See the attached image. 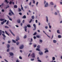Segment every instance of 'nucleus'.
Here are the masks:
<instances>
[{"instance_id": "8fccbe9b", "label": "nucleus", "mask_w": 62, "mask_h": 62, "mask_svg": "<svg viewBox=\"0 0 62 62\" xmlns=\"http://www.w3.org/2000/svg\"><path fill=\"white\" fill-rule=\"evenodd\" d=\"M32 41H33V39L32 38H31V41H30V42H32Z\"/></svg>"}, {"instance_id": "7ed1b4c3", "label": "nucleus", "mask_w": 62, "mask_h": 62, "mask_svg": "<svg viewBox=\"0 0 62 62\" xmlns=\"http://www.w3.org/2000/svg\"><path fill=\"white\" fill-rule=\"evenodd\" d=\"M24 47L23 45H21L19 47V49H22Z\"/></svg>"}, {"instance_id": "6e6d98bb", "label": "nucleus", "mask_w": 62, "mask_h": 62, "mask_svg": "<svg viewBox=\"0 0 62 62\" xmlns=\"http://www.w3.org/2000/svg\"><path fill=\"white\" fill-rule=\"evenodd\" d=\"M37 59H38V61L39 62V57H38L37 58Z\"/></svg>"}, {"instance_id": "e433bc0d", "label": "nucleus", "mask_w": 62, "mask_h": 62, "mask_svg": "<svg viewBox=\"0 0 62 62\" xmlns=\"http://www.w3.org/2000/svg\"><path fill=\"white\" fill-rule=\"evenodd\" d=\"M33 35L34 36H35V35H37V33L36 32H35Z\"/></svg>"}, {"instance_id": "412c9836", "label": "nucleus", "mask_w": 62, "mask_h": 62, "mask_svg": "<svg viewBox=\"0 0 62 62\" xmlns=\"http://www.w3.org/2000/svg\"><path fill=\"white\" fill-rule=\"evenodd\" d=\"M4 20H5V19H0V21H4Z\"/></svg>"}, {"instance_id": "f704fd0d", "label": "nucleus", "mask_w": 62, "mask_h": 62, "mask_svg": "<svg viewBox=\"0 0 62 62\" xmlns=\"http://www.w3.org/2000/svg\"><path fill=\"white\" fill-rule=\"evenodd\" d=\"M8 14L9 16H12V14L10 13H9Z\"/></svg>"}, {"instance_id": "a19ab883", "label": "nucleus", "mask_w": 62, "mask_h": 62, "mask_svg": "<svg viewBox=\"0 0 62 62\" xmlns=\"http://www.w3.org/2000/svg\"><path fill=\"white\" fill-rule=\"evenodd\" d=\"M19 42H17L16 43V44L17 45H19Z\"/></svg>"}, {"instance_id": "864d4df0", "label": "nucleus", "mask_w": 62, "mask_h": 62, "mask_svg": "<svg viewBox=\"0 0 62 62\" xmlns=\"http://www.w3.org/2000/svg\"><path fill=\"white\" fill-rule=\"evenodd\" d=\"M16 62H19V61L18 59H17L16 61Z\"/></svg>"}, {"instance_id": "603ef678", "label": "nucleus", "mask_w": 62, "mask_h": 62, "mask_svg": "<svg viewBox=\"0 0 62 62\" xmlns=\"http://www.w3.org/2000/svg\"><path fill=\"white\" fill-rule=\"evenodd\" d=\"M54 14L55 15H56L57 14L56 12H55L54 13Z\"/></svg>"}, {"instance_id": "72a5a7b5", "label": "nucleus", "mask_w": 62, "mask_h": 62, "mask_svg": "<svg viewBox=\"0 0 62 62\" xmlns=\"http://www.w3.org/2000/svg\"><path fill=\"white\" fill-rule=\"evenodd\" d=\"M8 23H9V21L8 20L6 23V24H8Z\"/></svg>"}, {"instance_id": "cd10ccee", "label": "nucleus", "mask_w": 62, "mask_h": 62, "mask_svg": "<svg viewBox=\"0 0 62 62\" xmlns=\"http://www.w3.org/2000/svg\"><path fill=\"white\" fill-rule=\"evenodd\" d=\"M12 2L10 1L9 2V4H10V5H11L12 4Z\"/></svg>"}, {"instance_id": "58836bf2", "label": "nucleus", "mask_w": 62, "mask_h": 62, "mask_svg": "<svg viewBox=\"0 0 62 62\" xmlns=\"http://www.w3.org/2000/svg\"><path fill=\"white\" fill-rule=\"evenodd\" d=\"M27 37L26 35H25L24 37V39H26Z\"/></svg>"}, {"instance_id": "473e14b6", "label": "nucleus", "mask_w": 62, "mask_h": 62, "mask_svg": "<svg viewBox=\"0 0 62 62\" xmlns=\"http://www.w3.org/2000/svg\"><path fill=\"white\" fill-rule=\"evenodd\" d=\"M39 41L40 43H42V42L43 41L41 39Z\"/></svg>"}, {"instance_id": "338daca9", "label": "nucleus", "mask_w": 62, "mask_h": 62, "mask_svg": "<svg viewBox=\"0 0 62 62\" xmlns=\"http://www.w3.org/2000/svg\"><path fill=\"white\" fill-rule=\"evenodd\" d=\"M2 12H4V9H2Z\"/></svg>"}, {"instance_id": "3c124183", "label": "nucleus", "mask_w": 62, "mask_h": 62, "mask_svg": "<svg viewBox=\"0 0 62 62\" xmlns=\"http://www.w3.org/2000/svg\"><path fill=\"white\" fill-rule=\"evenodd\" d=\"M22 23H24V20H23L22 21Z\"/></svg>"}, {"instance_id": "49530a36", "label": "nucleus", "mask_w": 62, "mask_h": 62, "mask_svg": "<svg viewBox=\"0 0 62 62\" xmlns=\"http://www.w3.org/2000/svg\"><path fill=\"white\" fill-rule=\"evenodd\" d=\"M31 2H30V3H29V5H30V6H31Z\"/></svg>"}, {"instance_id": "a18cd8bd", "label": "nucleus", "mask_w": 62, "mask_h": 62, "mask_svg": "<svg viewBox=\"0 0 62 62\" xmlns=\"http://www.w3.org/2000/svg\"><path fill=\"white\" fill-rule=\"evenodd\" d=\"M8 43H10L11 42V41H8Z\"/></svg>"}, {"instance_id": "0eeeda50", "label": "nucleus", "mask_w": 62, "mask_h": 62, "mask_svg": "<svg viewBox=\"0 0 62 62\" xmlns=\"http://www.w3.org/2000/svg\"><path fill=\"white\" fill-rule=\"evenodd\" d=\"M9 11L13 15H14L15 14L14 13H13V12H12V10H9Z\"/></svg>"}, {"instance_id": "2f4dec72", "label": "nucleus", "mask_w": 62, "mask_h": 62, "mask_svg": "<svg viewBox=\"0 0 62 62\" xmlns=\"http://www.w3.org/2000/svg\"><path fill=\"white\" fill-rule=\"evenodd\" d=\"M5 28H9V27L7 26H5Z\"/></svg>"}, {"instance_id": "a878e982", "label": "nucleus", "mask_w": 62, "mask_h": 62, "mask_svg": "<svg viewBox=\"0 0 62 62\" xmlns=\"http://www.w3.org/2000/svg\"><path fill=\"white\" fill-rule=\"evenodd\" d=\"M31 18L32 19H34V18H35V17L34 16H32Z\"/></svg>"}, {"instance_id": "4c0bfd02", "label": "nucleus", "mask_w": 62, "mask_h": 62, "mask_svg": "<svg viewBox=\"0 0 62 62\" xmlns=\"http://www.w3.org/2000/svg\"><path fill=\"white\" fill-rule=\"evenodd\" d=\"M31 60L32 61H34V59H31Z\"/></svg>"}, {"instance_id": "c03bdc74", "label": "nucleus", "mask_w": 62, "mask_h": 62, "mask_svg": "<svg viewBox=\"0 0 62 62\" xmlns=\"http://www.w3.org/2000/svg\"><path fill=\"white\" fill-rule=\"evenodd\" d=\"M56 11L57 12H58V13H59V10H56Z\"/></svg>"}, {"instance_id": "f257e3e1", "label": "nucleus", "mask_w": 62, "mask_h": 62, "mask_svg": "<svg viewBox=\"0 0 62 62\" xmlns=\"http://www.w3.org/2000/svg\"><path fill=\"white\" fill-rule=\"evenodd\" d=\"M44 4L45 5L44 7L45 8L48 7V6H49L48 2H47L46 0L44 1Z\"/></svg>"}, {"instance_id": "f3484780", "label": "nucleus", "mask_w": 62, "mask_h": 62, "mask_svg": "<svg viewBox=\"0 0 62 62\" xmlns=\"http://www.w3.org/2000/svg\"><path fill=\"white\" fill-rule=\"evenodd\" d=\"M5 32L6 34H7V35H8V36H9V34H8V33L7 32V31H5Z\"/></svg>"}, {"instance_id": "7c9ffc66", "label": "nucleus", "mask_w": 62, "mask_h": 62, "mask_svg": "<svg viewBox=\"0 0 62 62\" xmlns=\"http://www.w3.org/2000/svg\"><path fill=\"white\" fill-rule=\"evenodd\" d=\"M27 26L28 27H31V26H30V25L29 24L27 25Z\"/></svg>"}, {"instance_id": "c9c22d12", "label": "nucleus", "mask_w": 62, "mask_h": 62, "mask_svg": "<svg viewBox=\"0 0 62 62\" xmlns=\"http://www.w3.org/2000/svg\"><path fill=\"white\" fill-rule=\"evenodd\" d=\"M1 24H3L4 23V21H3L2 22H1Z\"/></svg>"}, {"instance_id": "69168bd1", "label": "nucleus", "mask_w": 62, "mask_h": 62, "mask_svg": "<svg viewBox=\"0 0 62 62\" xmlns=\"http://www.w3.org/2000/svg\"><path fill=\"white\" fill-rule=\"evenodd\" d=\"M33 4H35V0L33 1Z\"/></svg>"}, {"instance_id": "bf43d9fd", "label": "nucleus", "mask_w": 62, "mask_h": 62, "mask_svg": "<svg viewBox=\"0 0 62 62\" xmlns=\"http://www.w3.org/2000/svg\"><path fill=\"white\" fill-rule=\"evenodd\" d=\"M27 29L26 28L25 29V32H27Z\"/></svg>"}, {"instance_id": "6ab92c4d", "label": "nucleus", "mask_w": 62, "mask_h": 62, "mask_svg": "<svg viewBox=\"0 0 62 62\" xmlns=\"http://www.w3.org/2000/svg\"><path fill=\"white\" fill-rule=\"evenodd\" d=\"M58 38H61V37H62V36H61L60 35H59L58 36Z\"/></svg>"}, {"instance_id": "5701e85b", "label": "nucleus", "mask_w": 62, "mask_h": 62, "mask_svg": "<svg viewBox=\"0 0 62 62\" xmlns=\"http://www.w3.org/2000/svg\"><path fill=\"white\" fill-rule=\"evenodd\" d=\"M22 11V10L21 9H20V8H18V11L19 12H21Z\"/></svg>"}, {"instance_id": "f03ea898", "label": "nucleus", "mask_w": 62, "mask_h": 62, "mask_svg": "<svg viewBox=\"0 0 62 62\" xmlns=\"http://www.w3.org/2000/svg\"><path fill=\"white\" fill-rule=\"evenodd\" d=\"M39 54L40 55H42L43 54V52L41 51L40 49H39Z\"/></svg>"}, {"instance_id": "bb28decb", "label": "nucleus", "mask_w": 62, "mask_h": 62, "mask_svg": "<svg viewBox=\"0 0 62 62\" xmlns=\"http://www.w3.org/2000/svg\"><path fill=\"white\" fill-rule=\"evenodd\" d=\"M32 21H33V19H31L30 21L29 22V23H31V22H32Z\"/></svg>"}, {"instance_id": "09e8293b", "label": "nucleus", "mask_w": 62, "mask_h": 62, "mask_svg": "<svg viewBox=\"0 0 62 62\" xmlns=\"http://www.w3.org/2000/svg\"><path fill=\"white\" fill-rule=\"evenodd\" d=\"M44 50H48V48H45L44 49Z\"/></svg>"}, {"instance_id": "f8f14e48", "label": "nucleus", "mask_w": 62, "mask_h": 62, "mask_svg": "<svg viewBox=\"0 0 62 62\" xmlns=\"http://www.w3.org/2000/svg\"><path fill=\"white\" fill-rule=\"evenodd\" d=\"M50 4L51 5H54V3L52 2H50Z\"/></svg>"}, {"instance_id": "39448f33", "label": "nucleus", "mask_w": 62, "mask_h": 62, "mask_svg": "<svg viewBox=\"0 0 62 62\" xmlns=\"http://www.w3.org/2000/svg\"><path fill=\"white\" fill-rule=\"evenodd\" d=\"M9 31L11 33V34H12V35H13L14 36H15V34H14V33H13L12 32L11 30H9Z\"/></svg>"}, {"instance_id": "c756f323", "label": "nucleus", "mask_w": 62, "mask_h": 62, "mask_svg": "<svg viewBox=\"0 0 62 62\" xmlns=\"http://www.w3.org/2000/svg\"><path fill=\"white\" fill-rule=\"evenodd\" d=\"M2 35L3 36V37L4 38H6V36H5V35L4 34H2Z\"/></svg>"}, {"instance_id": "6e6552de", "label": "nucleus", "mask_w": 62, "mask_h": 62, "mask_svg": "<svg viewBox=\"0 0 62 62\" xmlns=\"http://www.w3.org/2000/svg\"><path fill=\"white\" fill-rule=\"evenodd\" d=\"M46 21L47 22H48V16H46Z\"/></svg>"}, {"instance_id": "13d9d810", "label": "nucleus", "mask_w": 62, "mask_h": 62, "mask_svg": "<svg viewBox=\"0 0 62 62\" xmlns=\"http://www.w3.org/2000/svg\"><path fill=\"white\" fill-rule=\"evenodd\" d=\"M19 58L20 59H22V57H21V56H19Z\"/></svg>"}, {"instance_id": "052dcab7", "label": "nucleus", "mask_w": 62, "mask_h": 62, "mask_svg": "<svg viewBox=\"0 0 62 62\" xmlns=\"http://www.w3.org/2000/svg\"><path fill=\"white\" fill-rule=\"evenodd\" d=\"M2 32V30H0V33H1V34Z\"/></svg>"}, {"instance_id": "1a4fd4ad", "label": "nucleus", "mask_w": 62, "mask_h": 62, "mask_svg": "<svg viewBox=\"0 0 62 62\" xmlns=\"http://www.w3.org/2000/svg\"><path fill=\"white\" fill-rule=\"evenodd\" d=\"M37 47L38 48H37L36 49V51H39V45H38L37 46Z\"/></svg>"}, {"instance_id": "9b49d317", "label": "nucleus", "mask_w": 62, "mask_h": 62, "mask_svg": "<svg viewBox=\"0 0 62 62\" xmlns=\"http://www.w3.org/2000/svg\"><path fill=\"white\" fill-rule=\"evenodd\" d=\"M8 17V18H9V20L10 21H12V19L11 18H10V17H9V16H7Z\"/></svg>"}, {"instance_id": "dca6fc26", "label": "nucleus", "mask_w": 62, "mask_h": 62, "mask_svg": "<svg viewBox=\"0 0 62 62\" xmlns=\"http://www.w3.org/2000/svg\"><path fill=\"white\" fill-rule=\"evenodd\" d=\"M53 42L54 43H56V42H57V41H56V40H53Z\"/></svg>"}, {"instance_id": "680f3d73", "label": "nucleus", "mask_w": 62, "mask_h": 62, "mask_svg": "<svg viewBox=\"0 0 62 62\" xmlns=\"http://www.w3.org/2000/svg\"><path fill=\"white\" fill-rule=\"evenodd\" d=\"M45 28H46V29H47V28H48V26H46L45 27Z\"/></svg>"}, {"instance_id": "4be33fe9", "label": "nucleus", "mask_w": 62, "mask_h": 62, "mask_svg": "<svg viewBox=\"0 0 62 62\" xmlns=\"http://www.w3.org/2000/svg\"><path fill=\"white\" fill-rule=\"evenodd\" d=\"M10 47V46L9 45V44H8L7 46V47L8 48H9V47Z\"/></svg>"}, {"instance_id": "4468645a", "label": "nucleus", "mask_w": 62, "mask_h": 62, "mask_svg": "<svg viewBox=\"0 0 62 62\" xmlns=\"http://www.w3.org/2000/svg\"><path fill=\"white\" fill-rule=\"evenodd\" d=\"M17 7H18V6H17V5H14V8H17Z\"/></svg>"}, {"instance_id": "0e129e2a", "label": "nucleus", "mask_w": 62, "mask_h": 62, "mask_svg": "<svg viewBox=\"0 0 62 62\" xmlns=\"http://www.w3.org/2000/svg\"><path fill=\"white\" fill-rule=\"evenodd\" d=\"M36 37L37 38H39V35H37Z\"/></svg>"}, {"instance_id": "de8ad7c7", "label": "nucleus", "mask_w": 62, "mask_h": 62, "mask_svg": "<svg viewBox=\"0 0 62 62\" xmlns=\"http://www.w3.org/2000/svg\"><path fill=\"white\" fill-rule=\"evenodd\" d=\"M9 7V6H7L6 8V9H7V8H8Z\"/></svg>"}, {"instance_id": "393cba45", "label": "nucleus", "mask_w": 62, "mask_h": 62, "mask_svg": "<svg viewBox=\"0 0 62 62\" xmlns=\"http://www.w3.org/2000/svg\"><path fill=\"white\" fill-rule=\"evenodd\" d=\"M12 41H13V42L14 43H16V42L15 40L13 39L12 40Z\"/></svg>"}, {"instance_id": "20e7f679", "label": "nucleus", "mask_w": 62, "mask_h": 62, "mask_svg": "<svg viewBox=\"0 0 62 62\" xmlns=\"http://www.w3.org/2000/svg\"><path fill=\"white\" fill-rule=\"evenodd\" d=\"M31 56L32 57H33V58H34L35 57V54L34 53H32L31 55Z\"/></svg>"}, {"instance_id": "e2e57ef3", "label": "nucleus", "mask_w": 62, "mask_h": 62, "mask_svg": "<svg viewBox=\"0 0 62 62\" xmlns=\"http://www.w3.org/2000/svg\"><path fill=\"white\" fill-rule=\"evenodd\" d=\"M38 3H39V2H37L36 3V5L37 7H38Z\"/></svg>"}, {"instance_id": "ddd939ff", "label": "nucleus", "mask_w": 62, "mask_h": 62, "mask_svg": "<svg viewBox=\"0 0 62 62\" xmlns=\"http://www.w3.org/2000/svg\"><path fill=\"white\" fill-rule=\"evenodd\" d=\"M57 33H58V34H60V32L59 31V30H58L57 31Z\"/></svg>"}, {"instance_id": "a211bd4d", "label": "nucleus", "mask_w": 62, "mask_h": 62, "mask_svg": "<svg viewBox=\"0 0 62 62\" xmlns=\"http://www.w3.org/2000/svg\"><path fill=\"white\" fill-rule=\"evenodd\" d=\"M33 25L34 27V28H35V29H36V24H33Z\"/></svg>"}, {"instance_id": "37998d69", "label": "nucleus", "mask_w": 62, "mask_h": 62, "mask_svg": "<svg viewBox=\"0 0 62 62\" xmlns=\"http://www.w3.org/2000/svg\"><path fill=\"white\" fill-rule=\"evenodd\" d=\"M45 34H46V35H47V36H48V38H50V37L49 36H48V35H47V34H46V33H45Z\"/></svg>"}, {"instance_id": "5fc2aeb1", "label": "nucleus", "mask_w": 62, "mask_h": 62, "mask_svg": "<svg viewBox=\"0 0 62 62\" xmlns=\"http://www.w3.org/2000/svg\"><path fill=\"white\" fill-rule=\"evenodd\" d=\"M33 38L34 39H36V36H34L33 37Z\"/></svg>"}, {"instance_id": "79ce46f5", "label": "nucleus", "mask_w": 62, "mask_h": 62, "mask_svg": "<svg viewBox=\"0 0 62 62\" xmlns=\"http://www.w3.org/2000/svg\"><path fill=\"white\" fill-rule=\"evenodd\" d=\"M19 14L20 15H22V13L21 12H20L19 13Z\"/></svg>"}, {"instance_id": "9d476101", "label": "nucleus", "mask_w": 62, "mask_h": 62, "mask_svg": "<svg viewBox=\"0 0 62 62\" xmlns=\"http://www.w3.org/2000/svg\"><path fill=\"white\" fill-rule=\"evenodd\" d=\"M17 22L18 23H21V21H20V20L19 19H18L17 20Z\"/></svg>"}, {"instance_id": "ea45409f", "label": "nucleus", "mask_w": 62, "mask_h": 62, "mask_svg": "<svg viewBox=\"0 0 62 62\" xmlns=\"http://www.w3.org/2000/svg\"><path fill=\"white\" fill-rule=\"evenodd\" d=\"M7 52H9V48H8L7 49Z\"/></svg>"}, {"instance_id": "2eb2a0df", "label": "nucleus", "mask_w": 62, "mask_h": 62, "mask_svg": "<svg viewBox=\"0 0 62 62\" xmlns=\"http://www.w3.org/2000/svg\"><path fill=\"white\" fill-rule=\"evenodd\" d=\"M26 18V17L25 15L24 16L22 17V18H23V19H25Z\"/></svg>"}, {"instance_id": "aec40b11", "label": "nucleus", "mask_w": 62, "mask_h": 62, "mask_svg": "<svg viewBox=\"0 0 62 62\" xmlns=\"http://www.w3.org/2000/svg\"><path fill=\"white\" fill-rule=\"evenodd\" d=\"M17 39L16 40V41H17L18 40H19L20 39V38H19L18 37V38H17Z\"/></svg>"}, {"instance_id": "423d86ee", "label": "nucleus", "mask_w": 62, "mask_h": 62, "mask_svg": "<svg viewBox=\"0 0 62 62\" xmlns=\"http://www.w3.org/2000/svg\"><path fill=\"white\" fill-rule=\"evenodd\" d=\"M9 54L10 55H11V56H13V55H14V54H13V53L12 52H9Z\"/></svg>"}, {"instance_id": "c85d7f7f", "label": "nucleus", "mask_w": 62, "mask_h": 62, "mask_svg": "<svg viewBox=\"0 0 62 62\" xmlns=\"http://www.w3.org/2000/svg\"><path fill=\"white\" fill-rule=\"evenodd\" d=\"M49 52V51L48 50H46V51H45V53H46L47 52Z\"/></svg>"}, {"instance_id": "b1692460", "label": "nucleus", "mask_w": 62, "mask_h": 62, "mask_svg": "<svg viewBox=\"0 0 62 62\" xmlns=\"http://www.w3.org/2000/svg\"><path fill=\"white\" fill-rule=\"evenodd\" d=\"M55 59V57H52V60H54Z\"/></svg>"}, {"instance_id": "4d7b16f0", "label": "nucleus", "mask_w": 62, "mask_h": 62, "mask_svg": "<svg viewBox=\"0 0 62 62\" xmlns=\"http://www.w3.org/2000/svg\"><path fill=\"white\" fill-rule=\"evenodd\" d=\"M60 3L62 5V0H61V2H60Z\"/></svg>"}, {"instance_id": "774afa93", "label": "nucleus", "mask_w": 62, "mask_h": 62, "mask_svg": "<svg viewBox=\"0 0 62 62\" xmlns=\"http://www.w3.org/2000/svg\"><path fill=\"white\" fill-rule=\"evenodd\" d=\"M33 46H37V44L34 45Z\"/></svg>"}]
</instances>
